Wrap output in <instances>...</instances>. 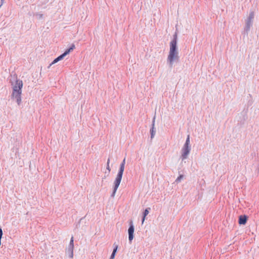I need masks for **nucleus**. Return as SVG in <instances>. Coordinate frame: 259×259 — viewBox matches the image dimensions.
Listing matches in <instances>:
<instances>
[{"label":"nucleus","instance_id":"obj_1","mask_svg":"<svg viewBox=\"0 0 259 259\" xmlns=\"http://www.w3.org/2000/svg\"><path fill=\"white\" fill-rule=\"evenodd\" d=\"M178 31L177 30L173 35L172 39L170 42L169 55L167 57V62L171 68L174 62H178L179 61V52L177 47Z\"/></svg>","mask_w":259,"mask_h":259},{"label":"nucleus","instance_id":"obj_2","mask_svg":"<svg viewBox=\"0 0 259 259\" xmlns=\"http://www.w3.org/2000/svg\"><path fill=\"white\" fill-rule=\"evenodd\" d=\"M16 82L13 87L11 98L15 99L18 105H20L21 103V94L23 82L21 80L17 79V75L16 76Z\"/></svg>","mask_w":259,"mask_h":259},{"label":"nucleus","instance_id":"obj_3","mask_svg":"<svg viewBox=\"0 0 259 259\" xmlns=\"http://www.w3.org/2000/svg\"><path fill=\"white\" fill-rule=\"evenodd\" d=\"M124 169V163H122V164L120 166V168H119L118 174H117V177L114 181V191H113L114 193H115L116 192V191L120 183Z\"/></svg>","mask_w":259,"mask_h":259},{"label":"nucleus","instance_id":"obj_4","mask_svg":"<svg viewBox=\"0 0 259 259\" xmlns=\"http://www.w3.org/2000/svg\"><path fill=\"white\" fill-rule=\"evenodd\" d=\"M75 49V45L74 44H72L70 47L67 49L62 54L59 56L58 57L55 58L53 61L50 64V66L49 67H50L51 65L53 64H54L58 62V61L62 60L67 55L69 54V53L73 51Z\"/></svg>","mask_w":259,"mask_h":259},{"label":"nucleus","instance_id":"obj_5","mask_svg":"<svg viewBox=\"0 0 259 259\" xmlns=\"http://www.w3.org/2000/svg\"><path fill=\"white\" fill-rule=\"evenodd\" d=\"M190 150H191L190 147L183 146L182 150V156H181L182 160H183L184 159H185L187 158V155L190 153Z\"/></svg>","mask_w":259,"mask_h":259},{"label":"nucleus","instance_id":"obj_6","mask_svg":"<svg viewBox=\"0 0 259 259\" xmlns=\"http://www.w3.org/2000/svg\"><path fill=\"white\" fill-rule=\"evenodd\" d=\"M130 226L128 230V239L130 242L132 241L134 238V227L133 225V223L131 222L130 223Z\"/></svg>","mask_w":259,"mask_h":259},{"label":"nucleus","instance_id":"obj_7","mask_svg":"<svg viewBox=\"0 0 259 259\" xmlns=\"http://www.w3.org/2000/svg\"><path fill=\"white\" fill-rule=\"evenodd\" d=\"M253 21L247 19L246 20L245 26L244 27V33L247 35L248 34V31L250 30V27L252 25Z\"/></svg>","mask_w":259,"mask_h":259},{"label":"nucleus","instance_id":"obj_8","mask_svg":"<svg viewBox=\"0 0 259 259\" xmlns=\"http://www.w3.org/2000/svg\"><path fill=\"white\" fill-rule=\"evenodd\" d=\"M155 119V117H154L153 118V120H152V127H151V128L150 129V131L151 139L154 138V137L155 135V133H156V130L154 128Z\"/></svg>","mask_w":259,"mask_h":259},{"label":"nucleus","instance_id":"obj_9","mask_svg":"<svg viewBox=\"0 0 259 259\" xmlns=\"http://www.w3.org/2000/svg\"><path fill=\"white\" fill-rule=\"evenodd\" d=\"M247 217L246 215H240L239 218V224L240 225H245L247 222Z\"/></svg>","mask_w":259,"mask_h":259},{"label":"nucleus","instance_id":"obj_10","mask_svg":"<svg viewBox=\"0 0 259 259\" xmlns=\"http://www.w3.org/2000/svg\"><path fill=\"white\" fill-rule=\"evenodd\" d=\"M114 245H115V247H114V248L113 251L112 252V253L111 255L110 259H114V257H115V253L116 252V251H117V248H118L117 245H115L114 244Z\"/></svg>","mask_w":259,"mask_h":259},{"label":"nucleus","instance_id":"obj_11","mask_svg":"<svg viewBox=\"0 0 259 259\" xmlns=\"http://www.w3.org/2000/svg\"><path fill=\"white\" fill-rule=\"evenodd\" d=\"M149 209H150V208H147L145 210V211L144 212V216L142 220V223H144L146 215H147L149 213Z\"/></svg>","mask_w":259,"mask_h":259},{"label":"nucleus","instance_id":"obj_12","mask_svg":"<svg viewBox=\"0 0 259 259\" xmlns=\"http://www.w3.org/2000/svg\"><path fill=\"white\" fill-rule=\"evenodd\" d=\"M254 17V13L253 11H251L249 13V16L247 19L253 21Z\"/></svg>","mask_w":259,"mask_h":259},{"label":"nucleus","instance_id":"obj_13","mask_svg":"<svg viewBox=\"0 0 259 259\" xmlns=\"http://www.w3.org/2000/svg\"><path fill=\"white\" fill-rule=\"evenodd\" d=\"M189 145H190V136H189V135H188L187 136V139L186 140V142H185V143L184 146L190 147L189 146Z\"/></svg>","mask_w":259,"mask_h":259},{"label":"nucleus","instance_id":"obj_14","mask_svg":"<svg viewBox=\"0 0 259 259\" xmlns=\"http://www.w3.org/2000/svg\"><path fill=\"white\" fill-rule=\"evenodd\" d=\"M183 175H180L176 179V182H177V183L180 182L181 181V180L183 179Z\"/></svg>","mask_w":259,"mask_h":259},{"label":"nucleus","instance_id":"obj_15","mask_svg":"<svg viewBox=\"0 0 259 259\" xmlns=\"http://www.w3.org/2000/svg\"><path fill=\"white\" fill-rule=\"evenodd\" d=\"M70 245L71 246L72 249L73 248V237H72L70 242Z\"/></svg>","mask_w":259,"mask_h":259},{"label":"nucleus","instance_id":"obj_16","mask_svg":"<svg viewBox=\"0 0 259 259\" xmlns=\"http://www.w3.org/2000/svg\"><path fill=\"white\" fill-rule=\"evenodd\" d=\"M2 235H3V231H2V229L0 228V239L2 238Z\"/></svg>","mask_w":259,"mask_h":259},{"label":"nucleus","instance_id":"obj_17","mask_svg":"<svg viewBox=\"0 0 259 259\" xmlns=\"http://www.w3.org/2000/svg\"><path fill=\"white\" fill-rule=\"evenodd\" d=\"M36 15H38V16H39V17L40 18H42V16H43V15H42V14H37Z\"/></svg>","mask_w":259,"mask_h":259},{"label":"nucleus","instance_id":"obj_18","mask_svg":"<svg viewBox=\"0 0 259 259\" xmlns=\"http://www.w3.org/2000/svg\"><path fill=\"white\" fill-rule=\"evenodd\" d=\"M125 158H124L123 159V160H122V162H125Z\"/></svg>","mask_w":259,"mask_h":259},{"label":"nucleus","instance_id":"obj_19","mask_svg":"<svg viewBox=\"0 0 259 259\" xmlns=\"http://www.w3.org/2000/svg\"><path fill=\"white\" fill-rule=\"evenodd\" d=\"M109 164H107V168L109 170Z\"/></svg>","mask_w":259,"mask_h":259},{"label":"nucleus","instance_id":"obj_20","mask_svg":"<svg viewBox=\"0 0 259 259\" xmlns=\"http://www.w3.org/2000/svg\"><path fill=\"white\" fill-rule=\"evenodd\" d=\"M109 161H110V159H109V158H108V160H107V162H109Z\"/></svg>","mask_w":259,"mask_h":259},{"label":"nucleus","instance_id":"obj_21","mask_svg":"<svg viewBox=\"0 0 259 259\" xmlns=\"http://www.w3.org/2000/svg\"><path fill=\"white\" fill-rule=\"evenodd\" d=\"M4 0H1L2 2L3 3V2L4 1Z\"/></svg>","mask_w":259,"mask_h":259}]
</instances>
